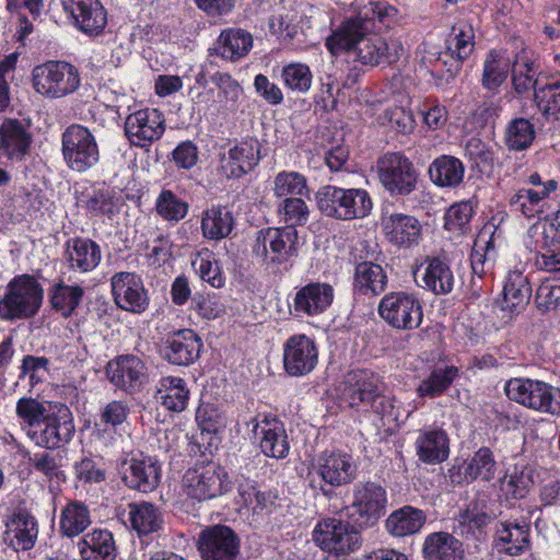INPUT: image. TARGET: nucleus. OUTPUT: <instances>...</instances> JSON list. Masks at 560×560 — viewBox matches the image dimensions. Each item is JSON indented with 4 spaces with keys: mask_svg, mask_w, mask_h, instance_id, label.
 Masks as SVG:
<instances>
[{
    "mask_svg": "<svg viewBox=\"0 0 560 560\" xmlns=\"http://www.w3.org/2000/svg\"><path fill=\"white\" fill-rule=\"evenodd\" d=\"M316 201L324 215L343 221L363 219L373 208L370 194L365 189L341 188L335 185L319 188Z\"/></svg>",
    "mask_w": 560,
    "mask_h": 560,
    "instance_id": "2",
    "label": "nucleus"
},
{
    "mask_svg": "<svg viewBox=\"0 0 560 560\" xmlns=\"http://www.w3.org/2000/svg\"><path fill=\"white\" fill-rule=\"evenodd\" d=\"M253 47L252 35L241 28H229L218 38L215 51L226 60H237L248 54Z\"/></svg>",
    "mask_w": 560,
    "mask_h": 560,
    "instance_id": "47",
    "label": "nucleus"
},
{
    "mask_svg": "<svg viewBox=\"0 0 560 560\" xmlns=\"http://www.w3.org/2000/svg\"><path fill=\"white\" fill-rule=\"evenodd\" d=\"M155 398L167 410L182 412L188 405L189 389L186 382L180 377H163L160 381Z\"/></svg>",
    "mask_w": 560,
    "mask_h": 560,
    "instance_id": "44",
    "label": "nucleus"
},
{
    "mask_svg": "<svg viewBox=\"0 0 560 560\" xmlns=\"http://www.w3.org/2000/svg\"><path fill=\"white\" fill-rule=\"evenodd\" d=\"M415 278L420 287L438 295L450 293L455 283L451 267L439 257L427 258L415 271Z\"/></svg>",
    "mask_w": 560,
    "mask_h": 560,
    "instance_id": "28",
    "label": "nucleus"
},
{
    "mask_svg": "<svg viewBox=\"0 0 560 560\" xmlns=\"http://www.w3.org/2000/svg\"><path fill=\"white\" fill-rule=\"evenodd\" d=\"M534 101L539 112L547 118L560 119V80L538 86Z\"/></svg>",
    "mask_w": 560,
    "mask_h": 560,
    "instance_id": "56",
    "label": "nucleus"
},
{
    "mask_svg": "<svg viewBox=\"0 0 560 560\" xmlns=\"http://www.w3.org/2000/svg\"><path fill=\"white\" fill-rule=\"evenodd\" d=\"M161 479V467L152 458H132L124 470L122 481L133 490L143 493L153 491Z\"/></svg>",
    "mask_w": 560,
    "mask_h": 560,
    "instance_id": "33",
    "label": "nucleus"
},
{
    "mask_svg": "<svg viewBox=\"0 0 560 560\" xmlns=\"http://www.w3.org/2000/svg\"><path fill=\"white\" fill-rule=\"evenodd\" d=\"M84 294V290L80 285H68L59 283L54 287L50 295V302L54 310L59 312L61 316L69 317L79 306Z\"/></svg>",
    "mask_w": 560,
    "mask_h": 560,
    "instance_id": "53",
    "label": "nucleus"
},
{
    "mask_svg": "<svg viewBox=\"0 0 560 560\" xmlns=\"http://www.w3.org/2000/svg\"><path fill=\"white\" fill-rule=\"evenodd\" d=\"M458 370L455 366L434 369L417 388L420 397L434 398L446 390L456 378Z\"/></svg>",
    "mask_w": 560,
    "mask_h": 560,
    "instance_id": "54",
    "label": "nucleus"
},
{
    "mask_svg": "<svg viewBox=\"0 0 560 560\" xmlns=\"http://www.w3.org/2000/svg\"><path fill=\"white\" fill-rule=\"evenodd\" d=\"M475 50V30L466 21L456 23L446 39L444 57H450L456 62L466 60Z\"/></svg>",
    "mask_w": 560,
    "mask_h": 560,
    "instance_id": "42",
    "label": "nucleus"
},
{
    "mask_svg": "<svg viewBox=\"0 0 560 560\" xmlns=\"http://www.w3.org/2000/svg\"><path fill=\"white\" fill-rule=\"evenodd\" d=\"M387 284V275L383 267L372 261H361L353 272V289L363 295H378Z\"/></svg>",
    "mask_w": 560,
    "mask_h": 560,
    "instance_id": "37",
    "label": "nucleus"
},
{
    "mask_svg": "<svg viewBox=\"0 0 560 560\" xmlns=\"http://www.w3.org/2000/svg\"><path fill=\"white\" fill-rule=\"evenodd\" d=\"M199 336L191 329H182L167 337L164 347L165 359L176 365H189L199 357Z\"/></svg>",
    "mask_w": 560,
    "mask_h": 560,
    "instance_id": "30",
    "label": "nucleus"
},
{
    "mask_svg": "<svg viewBox=\"0 0 560 560\" xmlns=\"http://www.w3.org/2000/svg\"><path fill=\"white\" fill-rule=\"evenodd\" d=\"M378 313L388 325L404 330L419 327L423 316L420 301L406 292H392L383 296Z\"/></svg>",
    "mask_w": 560,
    "mask_h": 560,
    "instance_id": "12",
    "label": "nucleus"
},
{
    "mask_svg": "<svg viewBox=\"0 0 560 560\" xmlns=\"http://www.w3.org/2000/svg\"><path fill=\"white\" fill-rule=\"evenodd\" d=\"M283 369L290 376L310 374L318 363V348L315 341L304 335L289 337L282 348Z\"/></svg>",
    "mask_w": 560,
    "mask_h": 560,
    "instance_id": "17",
    "label": "nucleus"
},
{
    "mask_svg": "<svg viewBox=\"0 0 560 560\" xmlns=\"http://www.w3.org/2000/svg\"><path fill=\"white\" fill-rule=\"evenodd\" d=\"M72 26L88 35H101L107 24V11L101 0H60Z\"/></svg>",
    "mask_w": 560,
    "mask_h": 560,
    "instance_id": "14",
    "label": "nucleus"
},
{
    "mask_svg": "<svg viewBox=\"0 0 560 560\" xmlns=\"http://www.w3.org/2000/svg\"><path fill=\"white\" fill-rule=\"evenodd\" d=\"M497 462L493 453L488 447H480L464 465V478L466 480L481 479L489 481L494 478Z\"/></svg>",
    "mask_w": 560,
    "mask_h": 560,
    "instance_id": "49",
    "label": "nucleus"
},
{
    "mask_svg": "<svg viewBox=\"0 0 560 560\" xmlns=\"http://www.w3.org/2000/svg\"><path fill=\"white\" fill-rule=\"evenodd\" d=\"M61 151L68 167L78 173H84L100 162V149L94 135L79 124L63 131Z\"/></svg>",
    "mask_w": 560,
    "mask_h": 560,
    "instance_id": "8",
    "label": "nucleus"
},
{
    "mask_svg": "<svg viewBox=\"0 0 560 560\" xmlns=\"http://www.w3.org/2000/svg\"><path fill=\"white\" fill-rule=\"evenodd\" d=\"M31 126L15 118H5L0 125V152L11 162H23L31 153Z\"/></svg>",
    "mask_w": 560,
    "mask_h": 560,
    "instance_id": "19",
    "label": "nucleus"
},
{
    "mask_svg": "<svg viewBox=\"0 0 560 560\" xmlns=\"http://www.w3.org/2000/svg\"><path fill=\"white\" fill-rule=\"evenodd\" d=\"M241 540L236 533L225 525L205 528L198 539L203 560H235L240 555Z\"/></svg>",
    "mask_w": 560,
    "mask_h": 560,
    "instance_id": "18",
    "label": "nucleus"
},
{
    "mask_svg": "<svg viewBox=\"0 0 560 560\" xmlns=\"http://www.w3.org/2000/svg\"><path fill=\"white\" fill-rule=\"evenodd\" d=\"M51 408H54V405L49 402L23 397L16 402V415L28 427V430H36L38 427H42L43 420L50 412Z\"/></svg>",
    "mask_w": 560,
    "mask_h": 560,
    "instance_id": "60",
    "label": "nucleus"
},
{
    "mask_svg": "<svg viewBox=\"0 0 560 560\" xmlns=\"http://www.w3.org/2000/svg\"><path fill=\"white\" fill-rule=\"evenodd\" d=\"M36 430H28L27 435L38 446L46 448L59 447L68 443L74 433V423L70 409L63 405H54L50 412Z\"/></svg>",
    "mask_w": 560,
    "mask_h": 560,
    "instance_id": "13",
    "label": "nucleus"
},
{
    "mask_svg": "<svg viewBox=\"0 0 560 560\" xmlns=\"http://www.w3.org/2000/svg\"><path fill=\"white\" fill-rule=\"evenodd\" d=\"M383 390L384 386L380 376L368 370L349 372L339 386L342 399L351 407L369 404Z\"/></svg>",
    "mask_w": 560,
    "mask_h": 560,
    "instance_id": "21",
    "label": "nucleus"
},
{
    "mask_svg": "<svg viewBox=\"0 0 560 560\" xmlns=\"http://www.w3.org/2000/svg\"><path fill=\"white\" fill-rule=\"evenodd\" d=\"M509 67V59L503 58L498 51L491 50L483 62L482 86L489 91L497 90L506 80Z\"/></svg>",
    "mask_w": 560,
    "mask_h": 560,
    "instance_id": "55",
    "label": "nucleus"
},
{
    "mask_svg": "<svg viewBox=\"0 0 560 560\" xmlns=\"http://www.w3.org/2000/svg\"><path fill=\"white\" fill-rule=\"evenodd\" d=\"M273 195L278 198L305 196L308 194L306 177L294 171H282L275 176Z\"/></svg>",
    "mask_w": 560,
    "mask_h": 560,
    "instance_id": "58",
    "label": "nucleus"
},
{
    "mask_svg": "<svg viewBox=\"0 0 560 560\" xmlns=\"http://www.w3.org/2000/svg\"><path fill=\"white\" fill-rule=\"evenodd\" d=\"M334 288L325 282H311L298 289L293 298L292 312L295 316H317L332 303Z\"/></svg>",
    "mask_w": 560,
    "mask_h": 560,
    "instance_id": "24",
    "label": "nucleus"
},
{
    "mask_svg": "<svg viewBox=\"0 0 560 560\" xmlns=\"http://www.w3.org/2000/svg\"><path fill=\"white\" fill-rule=\"evenodd\" d=\"M352 495L348 514L359 527H372L385 514L387 494L381 485L373 481L358 482L353 486Z\"/></svg>",
    "mask_w": 560,
    "mask_h": 560,
    "instance_id": "10",
    "label": "nucleus"
},
{
    "mask_svg": "<svg viewBox=\"0 0 560 560\" xmlns=\"http://www.w3.org/2000/svg\"><path fill=\"white\" fill-rule=\"evenodd\" d=\"M530 296L528 277L521 270H510L504 280L502 308L518 313L528 304Z\"/></svg>",
    "mask_w": 560,
    "mask_h": 560,
    "instance_id": "35",
    "label": "nucleus"
},
{
    "mask_svg": "<svg viewBox=\"0 0 560 560\" xmlns=\"http://www.w3.org/2000/svg\"><path fill=\"white\" fill-rule=\"evenodd\" d=\"M493 548L509 556L522 555L529 548V525L525 522L500 523L495 530Z\"/></svg>",
    "mask_w": 560,
    "mask_h": 560,
    "instance_id": "32",
    "label": "nucleus"
},
{
    "mask_svg": "<svg viewBox=\"0 0 560 560\" xmlns=\"http://www.w3.org/2000/svg\"><path fill=\"white\" fill-rule=\"evenodd\" d=\"M533 483L532 469L526 466H515L504 476L502 491L508 499L520 500L526 497Z\"/></svg>",
    "mask_w": 560,
    "mask_h": 560,
    "instance_id": "57",
    "label": "nucleus"
},
{
    "mask_svg": "<svg viewBox=\"0 0 560 560\" xmlns=\"http://www.w3.org/2000/svg\"><path fill=\"white\" fill-rule=\"evenodd\" d=\"M84 207L91 217L112 219L119 212L120 199L113 190L96 189L86 196Z\"/></svg>",
    "mask_w": 560,
    "mask_h": 560,
    "instance_id": "51",
    "label": "nucleus"
},
{
    "mask_svg": "<svg viewBox=\"0 0 560 560\" xmlns=\"http://www.w3.org/2000/svg\"><path fill=\"white\" fill-rule=\"evenodd\" d=\"M395 9L386 2L370 1L358 14L346 20L326 38V47L332 56L349 54L362 66L376 67L397 62L405 48L399 39L373 34L375 21L383 23Z\"/></svg>",
    "mask_w": 560,
    "mask_h": 560,
    "instance_id": "1",
    "label": "nucleus"
},
{
    "mask_svg": "<svg viewBox=\"0 0 560 560\" xmlns=\"http://www.w3.org/2000/svg\"><path fill=\"white\" fill-rule=\"evenodd\" d=\"M254 423V432L259 438V446L261 452L272 458H285L290 451V444L284 425L276 418H265L260 422L256 419Z\"/></svg>",
    "mask_w": 560,
    "mask_h": 560,
    "instance_id": "27",
    "label": "nucleus"
},
{
    "mask_svg": "<svg viewBox=\"0 0 560 560\" xmlns=\"http://www.w3.org/2000/svg\"><path fill=\"white\" fill-rule=\"evenodd\" d=\"M89 508L80 501L68 502L60 512L59 530L68 538L81 535L91 525Z\"/></svg>",
    "mask_w": 560,
    "mask_h": 560,
    "instance_id": "46",
    "label": "nucleus"
},
{
    "mask_svg": "<svg viewBox=\"0 0 560 560\" xmlns=\"http://www.w3.org/2000/svg\"><path fill=\"white\" fill-rule=\"evenodd\" d=\"M43 298V288L33 276H15L0 299V319L15 322L33 317L39 311Z\"/></svg>",
    "mask_w": 560,
    "mask_h": 560,
    "instance_id": "3",
    "label": "nucleus"
},
{
    "mask_svg": "<svg viewBox=\"0 0 560 560\" xmlns=\"http://www.w3.org/2000/svg\"><path fill=\"white\" fill-rule=\"evenodd\" d=\"M423 555L427 560H462V544L451 534L433 533L424 540Z\"/></svg>",
    "mask_w": 560,
    "mask_h": 560,
    "instance_id": "45",
    "label": "nucleus"
},
{
    "mask_svg": "<svg viewBox=\"0 0 560 560\" xmlns=\"http://www.w3.org/2000/svg\"><path fill=\"white\" fill-rule=\"evenodd\" d=\"M506 396L535 411L560 415V388L530 378H512L505 384Z\"/></svg>",
    "mask_w": 560,
    "mask_h": 560,
    "instance_id": "7",
    "label": "nucleus"
},
{
    "mask_svg": "<svg viewBox=\"0 0 560 560\" xmlns=\"http://www.w3.org/2000/svg\"><path fill=\"white\" fill-rule=\"evenodd\" d=\"M260 160V143L256 138H247L233 148L221 160L222 172L226 177H242L252 172Z\"/></svg>",
    "mask_w": 560,
    "mask_h": 560,
    "instance_id": "25",
    "label": "nucleus"
},
{
    "mask_svg": "<svg viewBox=\"0 0 560 560\" xmlns=\"http://www.w3.org/2000/svg\"><path fill=\"white\" fill-rule=\"evenodd\" d=\"M314 470L325 483L341 487L355 478L357 465L347 453L325 451L316 458Z\"/></svg>",
    "mask_w": 560,
    "mask_h": 560,
    "instance_id": "20",
    "label": "nucleus"
},
{
    "mask_svg": "<svg viewBox=\"0 0 560 560\" xmlns=\"http://www.w3.org/2000/svg\"><path fill=\"white\" fill-rule=\"evenodd\" d=\"M497 259V250L494 248L492 236L486 238L485 234H480L476 240L470 254V266L472 275L478 278L491 272Z\"/></svg>",
    "mask_w": 560,
    "mask_h": 560,
    "instance_id": "50",
    "label": "nucleus"
},
{
    "mask_svg": "<svg viewBox=\"0 0 560 560\" xmlns=\"http://www.w3.org/2000/svg\"><path fill=\"white\" fill-rule=\"evenodd\" d=\"M110 287L117 307L132 314H142L147 311L150 299L139 275L117 272L110 278Z\"/></svg>",
    "mask_w": 560,
    "mask_h": 560,
    "instance_id": "15",
    "label": "nucleus"
},
{
    "mask_svg": "<svg viewBox=\"0 0 560 560\" xmlns=\"http://www.w3.org/2000/svg\"><path fill=\"white\" fill-rule=\"evenodd\" d=\"M313 540L322 550L336 555H349L361 548L362 537L347 522L328 517L319 521L313 530Z\"/></svg>",
    "mask_w": 560,
    "mask_h": 560,
    "instance_id": "11",
    "label": "nucleus"
},
{
    "mask_svg": "<svg viewBox=\"0 0 560 560\" xmlns=\"http://www.w3.org/2000/svg\"><path fill=\"white\" fill-rule=\"evenodd\" d=\"M425 513L411 505L393 511L385 521L386 530L394 537L412 536L425 524Z\"/></svg>",
    "mask_w": 560,
    "mask_h": 560,
    "instance_id": "36",
    "label": "nucleus"
},
{
    "mask_svg": "<svg viewBox=\"0 0 560 560\" xmlns=\"http://www.w3.org/2000/svg\"><path fill=\"white\" fill-rule=\"evenodd\" d=\"M277 214L285 226H302L310 219V208L301 197H287L277 208Z\"/></svg>",
    "mask_w": 560,
    "mask_h": 560,
    "instance_id": "59",
    "label": "nucleus"
},
{
    "mask_svg": "<svg viewBox=\"0 0 560 560\" xmlns=\"http://www.w3.org/2000/svg\"><path fill=\"white\" fill-rule=\"evenodd\" d=\"M537 70L533 54L523 48L515 54L511 68L513 89L517 94L528 93L537 89Z\"/></svg>",
    "mask_w": 560,
    "mask_h": 560,
    "instance_id": "41",
    "label": "nucleus"
},
{
    "mask_svg": "<svg viewBox=\"0 0 560 560\" xmlns=\"http://www.w3.org/2000/svg\"><path fill=\"white\" fill-rule=\"evenodd\" d=\"M382 228L387 240L400 248L416 247L422 238V225L413 215L398 212L384 215Z\"/></svg>",
    "mask_w": 560,
    "mask_h": 560,
    "instance_id": "23",
    "label": "nucleus"
},
{
    "mask_svg": "<svg viewBox=\"0 0 560 560\" xmlns=\"http://www.w3.org/2000/svg\"><path fill=\"white\" fill-rule=\"evenodd\" d=\"M281 79L284 86L295 93H307L311 90L313 74L307 65L295 62L282 68Z\"/></svg>",
    "mask_w": 560,
    "mask_h": 560,
    "instance_id": "62",
    "label": "nucleus"
},
{
    "mask_svg": "<svg viewBox=\"0 0 560 560\" xmlns=\"http://www.w3.org/2000/svg\"><path fill=\"white\" fill-rule=\"evenodd\" d=\"M299 234L293 226L267 228L256 233L253 255L267 268L280 266L298 256Z\"/></svg>",
    "mask_w": 560,
    "mask_h": 560,
    "instance_id": "5",
    "label": "nucleus"
},
{
    "mask_svg": "<svg viewBox=\"0 0 560 560\" xmlns=\"http://www.w3.org/2000/svg\"><path fill=\"white\" fill-rule=\"evenodd\" d=\"M524 242L529 250L560 245V210L532 224Z\"/></svg>",
    "mask_w": 560,
    "mask_h": 560,
    "instance_id": "38",
    "label": "nucleus"
},
{
    "mask_svg": "<svg viewBox=\"0 0 560 560\" xmlns=\"http://www.w3.org/2000/svg\"><path fill=\"white\" fill-rule=\"evenodd\" d=\"M558 187L556 179H548L539 189L521 188L510 197V207L528 219L540 217L549 209L550 195Z\"/></svg>",
    "mask_w": 560,
    "mask_h": 560,
    "instance_id": "26",
    "label": "nucleus"
},
{
    "mask_svg": "<svg viewBox=\"0 0 560 560\" xmlns=\"http://www.w3.org/2000/svg\"><path fill=\"white\" fill-rule=\"evenodd\" d=\"M165 132V119L156 108L139 109L127 116L125 135L131 145L150 147Z\"/></svg>",
    "mask_w": 560,
    "mask_h": 560,
    "instance_id": "16",
    "label": "nucleus"
},
{
    "mask_svg": "<svg viewBox=\"0 0 560 560\" xmlns=\"http://www.w3.org/2000/svg\"><path fill=\"white\" fill-rule=\"evenodd\" d=\"M35 92L48 100L62 98L75 93L81 84L78 68L70 62L48 60L32 70Z\"/></svg>",
    "mask_w": 560,
    "mask_h": 560,
    "instance_id": "4",
    "label": "nucleus"
},
{
    "mask_svg": "<svg viewBox=\"0 0 560 560\" xmlns=\"http://www.w3.org/2000/svg\"><path fill=\"white\" fill-rule=\"evenodd\" d=\"M37 534L35 518L25 512H20L8 524L5 539L15 550H30L35 544Z\"/></svg>",
    "mask_w": 560,
    "mask_h": 560,
    "instance_id": "43",
    "label": "nucleus"
},
{
    "mask_svg": "<svg viewBox=\"0 0 560 560\" xmlns=\"http://www.w3.org/2000/svg\"><path fill=\"white\" fill-rule=\"evenodd\" d=\"M534 125L525 118L512 119L504 135L505 145L513 151H522L529 148L535 139Z\"/></svg>",
    "mask_w": 560,
    "mask_h": 560,
    "instance_id": "52",
    "label": "nucleus"
},
{
    "mask_svg": "<svg viewBox=\"0 0 560 560\" xmlns=\"http://www.w3.org/2000/svg\"><path fill=\"white\" fill-rule=\"evenodd\" d=\"M83 560H115L117 547L113 534L107 529H93L78 544Z\"/></svg>",
    "mask_w": 560,
    "mask_h": 560,
    "instance_id": "34",
    "label": "nucleus"
},
{
    "mask_svg": "<svg viewBox=\"0 0 560 560\" xmlns=\"http://www.w3.org/2000/svg\"><path fill=\"white\" fill-rule=\"evenodd\" d=\"M63 258L70 270L88 273L100 265L102 250L100 245L90 238L73 237L66 242Z\"/></svg>",
    "mask_w": 560,
    "mask_h": 560,
    "instance_id": "29",
    "label": "nucleus"
},
{
    "mask_svg": "<svg viewBox=\"0 0 560 560\" xmlns=\"http://www.w3.org/2000/svg\"><path fill=\"white\" fill-rule=\"evenodd\" d=\"M465 175L463 162L452 155H440L429 167L431 182L441 188H455L460 185Z\"/></svg>",
    "mask_w": 560,
    "mask_h": 560,
    "instance_id": "39",
    "label": "nucleus"
},
{
    "mask_svg": "<svg viewBox=\"0 0 560 560\" xmlns=\"http://www.w3.org/2000/svg\"><path fill=\"white\" fill-rule=\"evenodd\" d=\"M199 277L213 288H222L225 279L211 252L199 253L191 262Z\"/></svg>",
    "mask_w": 560,
    "mask_h": 560,
    "instance_id": "64",
    "label": "nucleus"
},
{
    "mask_svg": "<svg viewBox=\"0 0 560 560\" xmlns=\"http://www.w3.org/2000/svg\"><path fill=\"white\" fill-rule=\"evenodd\" d=\"M188 209L189 205L168 189H163L155 201V210L165 221H180L187 215Z\"/></svg>",
    "mask_w": 560,
    "mask_h": 560,
    "instance_id": "61",
    "label": "nucleus"
},
{
    "mask_svg": "<svg viewBox=\"0 0 560 560\" xmlns=\"http://www.w3.org/2000/svg\"><path fill=\"white\" fill-rule=\"evenodd\" d=\"M131 528L141 536L159 532L163 526V515L159 508L150 502H131L127 505Z\"/></svg>",
    "mask_w": 560,
    "mask_h": 560,
    "instance_id": "40",
    "label": "nucleus"
},
{
    "mask_svg": "<svg viewBox=\"0 0 560 560\" xmlns=\"http://www.w3.org/2000/svg\"><path fill=\"white\" fill-rule=\"evenodd\" d=\"M415 446L419 459L429 465L441 464L450 455V439L447 433L439 428L420 430Z\"/></svg>",
    "mask_w": 560,
    "mask_h": 560,
    "instance_id": "31",
    "label": "nucleus"
},
{
    "mask_svg": "<svg viewBox=\"0 0 560 560\" xmlns=\"http://www.w3.org/2000/svg\"><path fill=\"white\" fill-rule=\"evenodd\" d=\"M232 489L228 471L214 462L188 468L182 478L183 493L197 502L224 495Z\"/></svg>",
    "mask_w": 560,
    "mask_h": 560,
    "instance_id": "6",
    "label": "nucleus"
},
{
    "mask_svg": "<svg viewBox=\"0 0 560 560\" xmlns=\"http://www.w3.org/2000/svg\"><path fill=\"white\" fill-rule=\"evenodd\" d=\"M145 365L142 360L132 354L119 355L108 362L106 374L117 388L133 393L145 381Z\"/></svg>",
    "mask_w": 560,
    "mask_h": 560,
    "instance_id": "22",
    "label": "nucleus"
},
{
    "mask_svg": "<svg viewBox=\"0 0 560 560\" xmlns=\"http://www.w3.org/2000/svg\"><path fill=\"white\" fill-rule=\"evenodd\" d=\"M212 83L218 88V101L225 109H235L243 94L240 83L228 73L217 72L211 77Z\"/></svg>",
    "mask_w": 560,
    "mask_h": 560,
    "instance_id": "63",
    "label": "nucleus"
},
{
    "mask_svg": "<svg viewBox=\"0 0 560 560\" xmlns=\"http://www.w3.org/2000/svg\"><path fill=\"white\" fill-rule=\"evenodd\" d=\"M376 168L381 184L392 196H407L416 189L418 171L402 153L384 154L378 159Z\"/></svg>",
    "mask_w": 560,
    "mask_h": 560,
    "instance_id": "9",
    "label": "nucleus"
},
{
    "mask_svg": "<svg viewBox=\"0 0 560 560\" xmlns=\"http://www.w3.org/2000/svg\"><path fill=\"white\" fill-rule=\"evenodd\" d=\"M234 220L229 210L223 207H212L206 210L201 219L202 235L212 241H219L230 235Z\"/></svg>",
    "mask_w": 560,
    "mask_h": 560,
    "instance_id": "48",
    "label": "nucleus"
}]
</instances>
